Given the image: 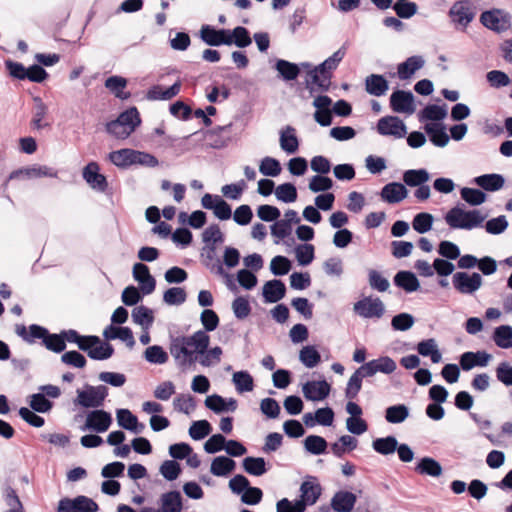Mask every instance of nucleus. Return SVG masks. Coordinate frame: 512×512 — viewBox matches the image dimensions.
<instances>
[{"instance_id": "1", "label": "nucleus", "mask_w": 512, "mask_h": 512, "mask_svg": "<svg viewBox=\"0 0 512 512\" xmlns=\"http://www.w3.org/2000/svg\"><path fill=\"white\" fill-rule=\"evenodd\" d=\"M210 336L205 331L198 330L190 336L170 335L169 351L177 366L186 370L199 362L198 356L209 347Z\"/></svg>"}, {"instance_id": "2", "label": "nucleus", "mask_w": 512, "mask_h": 512, "mask_svg": "<svg viewBox=\"0 0 512 512\" xmlns=\"http://www.w3.org/2000/svg\"><path fill=\"white\" fill-rule=\"evenodd\" d=\"M486 215L480 210H465L463 204L452 207L444 216L445 222L451 229L472 230L481 227Z\"/></svg>"}, {"instance_id": "3", "label": "nucleus", "mask_w": 512, "mask_h": 512, "mask_svg": "<svg viewBox=\"0 0 512 512\" xmlns=\"http://www.w3.org/2000/svg\"><path fill=\"white\" fill-rule=\"evenodd\" d=\"M300 497L295 500L296 512H305L307 506L314 505L322 494V487L314 476H308L300 485Z\"/></svg>"}, {"instance_id": "4", "label": "nucleus", "mask_w": 512, "mask_h": 512, "mask_svg": "<svg viewBox=\"0 0 512 512\" xmlns=\"http://www.w3.org/2000/svg\"><path fill=\"white\" fill-rule=\"evenodd\" d=\"M338 66L332 64V62L327 58L314 69H311L308 74L311 77V80L306 81L307 87L310 89V92L313 93L314 88L309 86V83L316 85L320 91L327 92L331 86V79L333 77V71Z\"/></svg>"}, {"instance_id": "5", "label": "nucleus", "mask_w": 512, "mask_h": 512, "mask_svg": "<svg viewBox=\"0 0 512 512\" xmlns=\"http://www.w3.org/2000/svg\"><path fill=\"white\" fill-rule=\"evenodd\" d=\"M452 284L459 293L472 295L482 286L483 278L478 272L467 273L460 271L453 274Z\"/></svg>"}, {"instance_id": "6", "label": "nucleus", "mask_w": 512, "mask_h": 512, "mask_svg": "<svg viewBox=\"0 0 512 512\" xmlns=\"http://www.w3.org/2000/svg\"><path fill=\"white\" fill-rule=\"evenodd\" d=\"M231 30L225 28H216L209 24L201 26L199 38L208 46L219 47L221 45H232L230 40Z\"/></svg>"}, {"instance_id": "7", "label": "nucleus", "mask_w": 512, "mask_h": 512, "mask_svg": "<svg viewBox=\"0 0 512 512\" xmlns=\"http://www.w3.org/2000/svg\"><path fill=\"white\" fill-rule=\"evenodd\" d=\"M112 416L103 409H94L88 412L86 422L81 427L82 431L90 430L96 433L106 432L112 424Z\"/></svg>"}, {"instance_id": "8", "label": "nucleus", "mask_w": 512, "mask_h": 512, "mask_svg": "<svg viewBox=\"0 0 512 512\" xmlns=\"http://www.w3.org/2000/svg\"><path fill=\"white\" fill-rule=\"evenodd\" d=\"M353 310L363 318H381L385 312V307L380 298L365 297L354 303Z\"/></svg>"}, {"instance_id": "9", "label": "nucleus", "mask_w": 512, "mask_h": 512, "mask_svg": "<svg viewBox=\"0 0 512 512\" xmlns=\"http://www.w3.org/2000/svg\"><path fill=\"white\" fill-rule=\"evenodd\" d=\"M233 123L230 122L226 125L216 126L204 132V137L208 144L213 149H223L231 142V129Z\"/></svg>"}, {"instance_id": "10", "label": "nucleus", "mask_w": 512, "mask_h": 512, "mask_svg": "<svg viewBox=\"0 0 512 512\" xmlns=\"http://www.w3.org/2000/svg\"><path fill=\"white\" fill-rule=\"evenodd\" d=\"M390 107L396 113L413 114L415 112V97L409 90H395L390 96Z\"/></svg>"}, {"instance_id": "11", "label": "nucleus", "mask_w": 512, "mask_h": 512, "mask_svg": "<svg viewBox=\"0 0 512 512\" xmlns=\"http://www.w3.org/2000/svg\"><path fill=\"white\" fill-rule=\"evenodd\" d=\"M216 250L217 244L214 243H205V246L202 248V251H206L204 265L218 275L224 276L227 278V286L230 290H235L236 286L231 279V276L225 272L223 269L222 263L220 259L216 258Z\"/></svg>"}, {"instance_id": "12", "label": "nucleus", "mask_w": 512, "mask_h": 512, "mask_svg": "<svg viewBox=\"0 0 512 512\" xmlns=\"http://www.w3.org/2000/svg\"><path fill=\"white\" fill-rule=\"evenodd\" d=\"M449 17L456 24L466 28L474 19L475 11L469 0H458L449 9Z\"/></svg>"}, {"instance_id": "13", "label": "nucleus", "mask_w": 512, "mask_h": 512, "mask_svg": "<svg viewBox=\"0 0 512 512\" xmlns=\"http://www.w3.org/2000/svg\"><path fill=\"white\" fill-rule=\"evenodd\" d=\"M377 131L383 136L402 138L407 134V127L397 116H385L379 119L377 123Z\"/></svg>"}, {"instance_id": "14", "label": "nucleus", "mask_w": 512, "mask_h": 512, "mask_svg": "<svg viewBox=\"0 0 512 512\" xmlns=\"http://www.w3.org/2000/svg\"><path fill=\"white\" fill-rule=\"evenodd\" d=\"M331 391V385L325 380L307 381L302 386V392L308 401H323Z\"/></svg>"}, {"instance_id": "15", "label": "nucleus", "mask_w": 512, "mask_h": 512, "mask_svg": "<svg viewBox=\"0 0 512 512\" xmlns=\"http://www.w3.org/2000/svg\"><path fill=\"white\" fill-rule=\"evenodd\" d=\"M492 355L486 351H467L460 355L459 365L463 371H470L474 367H486Z\"/></svg>"}, {"instance_id": "16", "label": "nucleus", "mask_w": 512, "mask_h": 512, "mask_svg": "<svg viewBox=\"0 0 512 512\" xmlns=\"http://www.w3.org/2000/svg\"><path fill=\"white\" fill-rule=\"evenodd\" d=\"M100 167L96 162L88 163L83 169V178L89 186L99 192H104L108 188L106 177L99 173Z\"/></svg>"}, {"instance_id": "17", "label": "nucleus", "mask_w": 512, "mask_h": 512, "mask_svg": "<svg viewBox=\"0 0 512 512\" xmlns=\"http://www.w3.org/2000/svg\"><path fill=\"white\" fill-rule=\"evenodd\" d=\"M480 22L483 26L495 32H503L509 27V21L499 9L482 12L480 16Z\"/></svg>"}, {"instance_id": "18", "label": "nucleus", "mask_w": 512, "mask_h": 512, "mask_svg": "<svg viewBox=\"0 0 512 512\" xmlns=\"http://www.w3.org/2000/svg\"><path fill=\"white\" fill-rule=\"evenodd\" d=\"M48 331L47 328L38 324H31L28 328L23 324L15 326L16 334L28 344H33L37 339L41 340L43 344Z\"/></svg>"}, {"instance_id": "19", "label": "nucleus", "mask_w": 512, "mask_h": 512, "mask_svg": "<svg viewBox=\"0 0 512 512\" xmlns=\"http://www.w3.org/2000/svg\"><path fill=\"white\" fill-rule=\"evenodd\" d=\"M408 193L409 191L404 184L390 182L382 188L380 196L383 201L389 204H396L403 201L408 196Z\"/></svg>"}, {"instance_id": "20", "label": "nucleus", "mask_w": 512, "mask_h": 512, "mask_svg": "<svg viewBox=\"0 0 512 512\" xmlns=\"http://www.w3.org/2000/svg\"><path fill=\"white\" fill-rule=\"evenodd\" d=\"M286 294V286L282 280L273 279L267 281L262 289V296L266 303H276Z\"/></svg>"}, {"instance_id": "21", "label": "nucleus", "mask_w": 512, "mask_h": 512, "mask_svg": "<svg viewBox=\"0 0 512 512\" xmlns=\"http://www.w3.org/2000/svg\"><path fill=\"white\" fill-rule=\"evenodd\" d=\"M357 497L350 491H337L331 499L330 505L335 512H351L356 504Z\"/></svg>"}, {"instance_id": "22", "label": "nucleus", "mask_w": 512, "mask_h": 512, "mask_svg": "<svg viewBox=\"0 0 512 512\" xmlns=\"http://www.w3.org/2000/svg\"><path fill=\"white\" fill-rule=\"evenodd\" d=\"M425 65V60L420 55H413L408 57L404 62L397 66V76L401 80L410 79L416 71Z\"/></svg>"}, {"instance_id": "23", "label": "nucleus", "mask_w": 512, "mask_h": 512, "mask_svg": "<svg viewBox=\"0 0 512 512\" xmlns=\"http://www.w3.org/2000/svg\"><path fill=\"white\" fill-rule=\"evenodd\" d=\"M88 340L95 344L88 355L92 360L103 361L113 356L114 347L109 342L102 341L96 335H90Z\"/></svg>"}, {"instance_id": "24", "label": "nucleus", "mask_w": 512, "mask_h": 512, "mask_svg": "<svg viewBox=\"0 0 512 512\" xmlns=\"http://www.w3.org/2000/svg\"><path fill=\"white\" fill-rule=\"evenodd\" d=\"M424 130L433 145L443 148L448 144L450 137L443 123H426Z\"/></svg>"}, {"instance_id": "25", "label": "nucleus", "mask_w": 512, "mask_h": 512, "mask_svg": "<svg viewBox=\"0 0 512 512\" xmlns=\"http://www.w3.org/2000/svg\"><path fill=\"white\" fill-rule=\"evenodd\" d=\"M394 285L407 293H412L420 288V282L412 271L400 270L393 278Z\"/></svg>"}, {"instance_id": "26", "label": "nucleus", "mask_w": 512, "mask_h": 512, "mask_svg": "<svg viewBox=\"0 0 512 512\" xmlns=\"http://www.w3.org/2000/svg\"><path fill=\"white\" fill-rule=\"evenodd\" d=\"M389 89L388 80L381 74H371L365 79V90L369 95L380 97Z\"/></svg>"}, {"instance_id": "27", "label": "nucleus", "mask_w": 512, "mask_h": 512, "mask_svg": "<svg viewBox=\"0 0 512 512\" xmlns=\"http://www.w3.org/2000/svg\"><path fill=\"white\" fill-rule=\"evenodd\" d=\"M473 183L488 192L500 190L505 184V178L501 174L491 173L477 176Z\"/></svg>"}, {"instance_id": "28", "label": "nucleus", "mask_w": 512, "mask_h": 512, "mask_svg": "<svg viewBox=\"0 0 512 512\" xmlns=\"http://www.w3.org/2000/svg\"><path fill=\"white\" fill-rule=\"evenodd\" d=\"M447 116L446 104H428L418 114L420 122L434 121L433 123H442Z\"/></svg>"}, {"instance_id": "29", "label": "nucleus", "mask_w": 512, "mask_h": 512, "mask_svg": "<svg viewBox=\"0 0 512 512\" xmlns=\"http://www.w3.org/2000/svg\"><path fill=\"white\" fill-rule=\"evenodd\" d=\"M236 468V462L228 456L215 457L210 466V472L217 477H227Z\"/></svg>"}, {"instance_id": "30", "label": "nucleus", "mask_w": 512, "mask_h": 512, "mask_svg": "<svg viewBox=\"0 0 512 512\" xmlns=\"http://www.w3.org/2000/svg\"><path fill=\"white\" fill-rule=\"evenodd\" d=\"M280 147L287 154H294L299 148V140L294 127L287 125L280 132Z\"/></svg>"}, {"instance_id": "31", "label": "nucleus", "mask_w": 512, "mask_h": 512, "mask_svg": "<svg viewBox=\"0 0 512 512\" xmlns=\"http://www.w3.org/2000/svg\"><path fill=\"white\" fill-rule=\"evenodd\" d=\"M274 69L284 81L296 80L301 72L298 64L284 59H278L275 62Z\"/></svg>"}, {"instance_id": "32", "label": "nucleus", "mask_w": 512, "mask_h": 512, "mask_svg": "<svg viewBox=\"0 0 512 512\" xmlns=\"http://www.w3.org/2000/svg\"><path fill=\"white\" fill-rule=\"evenodd\" d=\"M75 405H79L83 408H94L101 407V403L98 400L95 392L92 390L91 385H86L85 390H77V397L73 400Z\"/></svg>"}, {"instance_id": "33", "label": "nucleus", "mask_w": 512, "mask_h": 512, "mask_svg": "<svg viewBox=\"0 0 512 512\" xmlns=\"http://www.w3.org/2000/svg\"><path fill=\"white\" fill-rule=\"evenodd\" d=\"M415 471L421 475L439 477L442 475L443 469L441 464L432 457L421 458L415 466Z\"/></svg>"}, {"instance_id": "34", "label": "nucleus", "mask_w": 512, "mask_h": 512, "mask_svg": "<svg viewBox=\"0 0 512 512\" xmlns=\"http://www.w3.org/2000/svg\"><path fill=\"white\" fill-rule=\"evenodd\" d=\"M402 180L405 187H418L430 180V173L425 168L409 169L404 171Z\"/></svg>"}, {"instance_id": "35", "label": "nucleus", "mask_w": 512, "mask_h": 512, "mask_svg": "<svg viewBox=\"0 0 512 512\" xmlns=\"http://www.w3.org/2000/svg\"><path fill=\"white\" fill-rule=\"evenodd\" d=\"M162 512H181L183 502L181 493L172 490L161 495Z\"/></svg>"}, {"instance_id": "36", "label": "nucleus", "mask_w": 512, "mask_h": 512, "mask_svg": "<svg viewBox=\"0 0 512 512\" xmlns=\"http://www.w3.org/2000/svg\"><path fill=\"white\" fill-rule=\"evenodd\" d=\"M246 473L252 476H262L268 471L267 462L263 457L247 456L242 461Z\"/></svg>"}, {"instance_id": "37", "label": "nucleus", "mask_w": 512, "mask_h": 512, "mask_svg": "<svg viewBox=\"0 0 512 512\" xmlns=\"http://www.w3.org/2000/svg\"><path fill=\"white\" fill-rule=\"evenodd\" d=\"M105 87L114 94L116 98L127 100L131 97L130 92H124L123 89L127 86L126 78L122 76H110L105 80Z\"/></svg>"}, {"instance_id": "38", "label": "nucleus", "mask_w": 512, "mask_h": 512, "mask_svg": "<svg viewBox=\"0 0 512 512\" xmlns=\"http://www.w3.org/2000/svg\"><path fill=\"white\" fill-rule=\"evenodd\" d=\"M417 352L423 357H430L431 361L435 364L442 360L441 352L434 338L420 341L417 345Z\"/></svg>"}, {"instance_id": "39", "label": "nucleus", "mask_w": 512, "mask_h": 512, "mask_svg": "<svg viewBox=\"0 0 512 512\" xmlns=\"http://www.w3.org/2000/svg\"><path fill=\"white\" fill-rule=\"evenodd\" d=\"M492 339L496 346L501 349L512 348V326L500 325L496 327L493 331Z\"/></svg>"}, {"instance_id": "40", "label": "nucleus", "mask_w": 512, "mask_h": 512, "mask_svg": "<svg viewBox=\"0 0 512 512\" xmlns=\"http://www.w3.org/2000/svg\"><path fill=\"white\" fill-rule=\"evenodd\" d=\"M372 448L381 455H390L398 449V440L392 435L376 438L372 441Z\"/></svg>"}, {"instance_id": "41", "label": "nucleus", "mask_w": 512, "mask_h": 512, "mask_svg": "<svg viewBox=\"0 0 512 512\" xmlns=\"http://www.w3.org/2000/svg\"><path fill=\"white\" fill-rule=\"evenodd\" d=\"M132 319L143 329H149L154 322L153 310L144 305L137 306L132 310Z\"/></svg>"}, {"instance_id": "42", "label": "nucleus", "mask_w": 512, "mask_h": 512, "mask_svg": "<svg viewBox=\"0 0 512 512\" xmlns=\"http://www.w3.org/2000/svg\"><path fill=\"white\" fill-rule=\"evenodd\" d=\"M109 160L119 168L133 165L134 149L123 148L109 153Z\"/></svg>"}, {"instance_id": "43", "label": "nucleus", "mask_w": 512, "mask_h": 512, "mask_svg": "<svg viewBox=\"0 0 512 512\" xmlns=\"http://www.w3.org/2000/svg\"><path fill=\"white\" fill-rule=\"evenodd\" d=\"M409 408L405 404H396L386 408L385 419L391 424L404 422L409 416Z\"/></svg>"}, {"instance_id": "44", "label": "nucleus", "mask_w": 512, "mask_h": 512, "mask_svg": "<svg viewBox=\"0 0 512 512\" xmlns=\"http://www.w3.org/2000/svg\"><path fill=\"white\" fill-rule=\"evenodd\" d=\"M299 360L305 367L314 368L320 363L321 355L314 345H307L300 350Z\"/></svg>"}, {"instance_id": "45", "label": "nucleus", "mask_w": 512, "mask_h": 512, "mask_svg": "<svg viewBox=\"0 0 512 512\" xmlns=\"http://www.w3.org/2000/svg\"><path fill=\"white\" fill-rule=\"evenodd\" d=\"M327 441L318 435H309L304 440V448L313 455H322L327 452Z\"/></svg>"}, {"instance_id": "46", "label": "nucleus", "mask_w": 512, "mask_h": 512, "mask_svg": "<svg viewBox=\"0 0 512 512\" xmlns=\"http://www.w3.org/2000/svg\"><path fill=\"white\" fill-rule=\"evenodd\" d=\"M143 356L147 362L157 365L165 364L169 359L168 353L160 345L147 347Z\"/></svg>"}, {"instance_id": "47", "label": "nucleus", "mask_w": 512, "mask_h": 512, "mask_svg": "<svg viewBox=\"0 0 512 512\" xmlns=\"http://www.w3.org/2000/svg\"><path fill=\"white\" fill-rule=\"evenodd\" d=\"M232 381L239 393L250 392L254 388L253 377L247 371H238L233 374Z\"/></svg>"}, {"instance_id": "48", "label": "nucleus", "mask_w": 512, "mask_h": 512, "mask_svg": "<svg viewBox=\"0 0 512 512\" xmlns=\"http://www.w3.org/2000/svg\"><path fill=\"white\" fill-rule=\"evenodd\" d=\"M460 195L471 206H479L487 199L486 193L477 188L464 187L460 190Z\"/></svg>"}, {"instance_id": "49", "label": "nucleus", "mask_w": 512, "mask_h": 512, "mask_svg": "<svg viewBox=\"0 0 512 512\" xmlns=\"http://www.w3.org/2000/svg\"><path fill=\"white\" fill-rule=\"evenodd\" d=\"M434 217L428 212H420L416 214L412 221L413 229L419 233L424 234L432 229Z\"/></svg>"}, {"instance_id": "50", "label": "nucleus", "mask_w": 512, "mask_h": 512, "mask_svg": "<svg viewBox=\"0 0 512 512\" xmlns=\"http://www.w3.org/2000/svg\"><path fill=\"white\" fill-rule=\"evenodd\" d=\"M296 259L300 266H308L315 258V247L312 244H299L295 248Z\"/></svg>"}, {"instance_id": "51", "label": "nucleus", "mask_w": 512, "mask_h": 512, "mask_svg": "<svg viewBox=\"0 0 512 512\" xmlns=\"http://www.w3.org/2000/svg\"><path fill=\"white\" fill-rule=\"evenodd\" d=\"M212 431V425L208 420L193 421L189 428V436L193 440H202L207 437Z\"/></svg>"}, {"instance_id": "52", "label": "nucleus", "mask_w": 512, "mask_h": 512, "mask_svg": "<svg viewBox=\"0 0 512 512\" xmlns=\"http://www.w3.org/2000/svg\"><path fill=\"white\" fill-rule=\"evenodd\" d=\"M275 195L279 201L292 203L297 200V188L293 183H283L275 189Z\"/></svg>"}, {"instance_id": "53", "label": "nucleus", "mask_w": 512, "mask_h": 512, "mask_svg": "<svg viewBox=\"0 0 512 512\" xmlns=\"http://www.w3.org/2000/svg\"><path fill=\"white\" fill-rule=\"evenodd\" d=\"M230 32V40H232V45L234 44L238 48H246L251 45L252 38L247 28L243 26H237Z\"/></svg>"}, {"instance_id": "54", "label": "nucleus", "mask_w": 512, "mask_h": 512, "mask_svg": "<svg viewBox=\"0 0 512 512\" xmlns=\"http://www.w3.org/2000/svg\"><path fill=\"white\" fill-rule=\"evenodd\" d=\"M259 171L264 176L277 177L281 173L282 167L279 160L266 156L260 162Z\"/></svg>"}, {"instance_id": "55", "label": "nucleus", "mask_w": 512, "mask_h": 512, "mask_svg": "<svg viewBox=\"0 0 512 512\" xmlns=\"http://www.w3.org/2000/svg\"><path fill=\"white\" fill-rule=\"evenodd\" d=\"M29 406L37 413H47L53 407V402L50 401L42 392L32 394L30 396Z\"/></svg>"}, {"instance_id": "56", "label": "nucleus", "mask_w": 512, "mask_h": 512, "mask_svg": "<svg viewBox=\"0 0 512 512\" xmlns=\"http://www.w3.org/2000/svg\"><path fill=\"white\" fill-rule=\"evenodd\" d=\"M119 121L121 124L125 125L127 128L134 127L136 128L141 124V118L137 107L132 106L127 110L123 111L119 114V116L115 119Z\"/></svg>"}, {"instance_id": "57", "label": "nucleus", "mask_w": 512, "mask_h": 512, "mask_svg": "<svg viewBox=\"0 0 512 512\" xmlns=\"http://www.w3.org/2000/svg\"><path fill=\"white\" fill-rule=\"evenodd\" d=\"M105 129L108 134L121 140L128 138L135 131L133 126L127 128L125 125L116 120L107 122Z\"/></svg>"}, {"instance_id": "58", "label": "nucleus", "mask_w": 512, "mask_h": 512, "mask_svg": "<svg viewBox=\"0 0 512 512\" xmlns=\"http://www.w3.org/2000/svg\"><path fill=\"white\" fill-rule=\"evenodd\" d=\"M187 293L182 287L168 288L163 294V301L168 305H181L186 301Z\"/></svg>"}, {"instance_id": "59", "label": "nucleus", "mask_w": 512, "mask_h": 512, "mask_svg": "<svg viewBox=\"0 0 512 512\" xmlns=\"http://www.w3.org/2000/svg\"><path fill=\"white\" fill-rule=\"evenodd\" d=\"M292 263L286 257L282 255L275 256L270 263V271L275 276H284L291 270Z\"/></svg>"}, {"instance_id": "60", "label": "nucleus", "mask_w": 512, "mask_h": 512, "mask_svg": "<svg viewBox=\"0 0 512 512\" xmlns=\"http://www.w3.org/2000/svg\"><path fill=\"white\" fill-rule=\"evenodd\" d=\"M43 345L46 349L54 353H62L66 349L65 339L61 332L50 333L48 331V335L45 337Z\"/></svg>"}, {"instance_id": "61", "label": "nucleus", "mask_w": 512, "mask_h": 512, "mask_svg": "<svg viewBox=\"0 0 512 512\" xmlns=\"http://www.w3.org/2000/svg\"><path fill=\"white\" fill-rule=\"evenodd\" d=\"M392 9L400 19H410L418 11V5L415 2L404 1L393 3Z\"/></svg>"}, {"instance_id": "62", "label": "nucleus", "mask_w": 512, "mask_h": 512, "mask_svg": "<svg viewBox=\"0 0 512 512\" xmlns=\"http://www.w3.org/2000/svg\"><path fill=\"white\" fill-rule=\"evenodd\" d=\"M333 180L325 175H315L309 181V189L314 192H327L333 187Z\"/></svg>"}, {"instance_id": "63", "label": "nucleus", "mask_w": 512, "mask_h": 512, "mask_svg": "<svg viewBox=\"0 0 512 512\" xmlns=\"http://www.w3.org/2000/svg\"><path fill=\"white\" fill-rule=\"evenodd\" d=\"M181 472V466L175 460H166L160 466V473L167 481L176 480Z\"/></svg>"}, {"instance_id": "64", "label": "nucleus", "mask_w": 512, "mask_h": 512, "mask_svg": "<svg viewBox=\"0 0 512 512\" xmlns=\"http://www.w3.org/2000/svg\"><path fill=\"white\" fill-rule=\"evenodd\" d=\"M496 378L507 387H512V366L508 362H501L495 369Z\"/></svg>"}]
</instances>
